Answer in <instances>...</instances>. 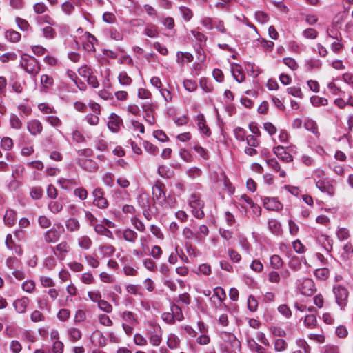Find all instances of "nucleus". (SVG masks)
<instances>
[{
	"label": "nucleus",
	"instance_id": "obj_1",
	"mask_svg": "<svg viewBox=\"0 0 353 353\" xmlns=\"http://www.w3.org/2000/svg\"><path fill=\"white\" fill-rule=\"evenodd\" d=\"M224 343L220 345L221 353H237L241 348V342L234 334L224 332L221 334Z\"/></svg>",
	"mask_w": 353,
	"mask_h": 353
},
{
	"label": "nucleus",
	"instance_id": "obj_2",
	"mask_svg": "<svg viewBox=\"0 0 353 353\" xmlns=\"http://www.w3.org/2000/svg\"><path fill=\"white\" fill-rule=\"evenodd\" d=\"M20 65L24 70L32 76L35 77L40 71L39 62L33 56L23 53L21 56Z\"/></svg>",
	"mask_w": 353,
	"mask_h": 353
},
{
	"label": "nucleus",
	"instance_id": "obj_3",
	"mask_svg": "<svg viewBox=\"0 0 353 353\" xmlns=\"http://www.w3.org/2000/svg\"><path fill=\"white\" fill-rule=\"evenodd\" d=\"M188 204L192 208V213L194 217L199 219L204 217L205 214L203 211L204 202L201 199V196L199 194L196 193L192 194L189 199Z\"/></svg>",
	"mask_w": 353,
	"mask_h": 353
},
{
	"label": "nucleus",
	"instance_id": "obj_4",
	"mask_svg": "<svg viewBox=\"0 0 353 353\" xmlns=\"http://www.w3.org/2000/svg\"><path fill=\"white\" fill-rule=\"evenodd\" d=\"M332 292L336 303L341 310H344L348 301L349 292L347 289L341 285H337L333 287Z\"/></svg>",
	"mask_w": 353,
	"mask_h": 353
},
{
	"label": "nucleus",
	"instance_id": "obj_5",
	"mask_svg": "<svg viewBox=\"0 0 353 353\" xmlns=\"http://www.w3.org/2000/svg\"><path fill=\"white\" fill-rule=\"evenodd\" d=\"M152 193L154 199L158 201L160 205L166 203L165 185L160 181H157L152 186Z\"/></svg>",
	"mask_w": 353,
	"mask_h": 353
},
{
	"label": "nucleus",
	"instance_id": "obj_6",
	"mask_svg": "<svg viewBox=\"0 0 353 353\" xmlns=\"http://www.w3.org/2000/svg\"><path fill=\"white\" fill-rule=\"evenodd\" d=\"M94 197L93 204L100 209H105L108 207V201L105 198V192L101 188H96L92 192Z\"/></svg>",
	"mask_w": 353,
	"mask_h": 353
},
{
	"label": "nucleus",
	"instance_id": "obj_7",
	"mask_svg": "<svg viewBox=\"0 0 353 353\" xmlns=\"http://www.w3.org/2000/svg\"><path fill=\"white\" fill-rule=\"evenodd\" d=\"M29 303L30 299L27 296H23L16 299L12 305L17 313L23 314L26 312Z\"/></svg>",
	"mask_w": 353,
	"mask_h": 353
},
{
	"label": "nucleus",
	"instance_id": "obj_8",
	"mask_svg": "<svg viewBox=\"0 0 353 353\" xmlns=\"http://www.w3.org/2000/svg\"><path fill=\"white\" fill-rule=\"evenodd\" d=\"M27 129L33 136L40 134L43 130L41 123L37 119H32L27 123Z\"/></svg>",
	"mask_w": 353,
	"mask_h": 353
},
{
	"label": "nucleus",
	"instance_id": "obj_9",
	"mask_svg": "<svg viewBox=\"0 0 353 353\" xmlns=\"http://www.w3.org/2000/svg\"><path fill=\"white\" fill-rule=\"evenodd\" d=\"M263 203L265 208L268 210H279L281 208V203L274 197H264Z\"/></svg>",
	"mask_w": 353,
	"mask_h": 353
},
{
	"label": "nucleus",
	"instance_id": "obj_10",
	"mask_svg": "<svg viewBox=\"0 0 353 353\" xmlns=\"http://www.w3.org/2000/svg\"><path fill=\"white\" fill-rule=\"evenodd\" d=\"M60 236L61 232L54 227L47 230L43 235L44 240L48 243L57 242Z\"/></svg>",
	"mask_w": 353,
	"mask_h": 353
},
{
	"label": "nucleus",
	"instance_id": "obj_11",
	"mask_svg": "<svg viewBox=\"0 0 353 353\" xmlns=\"http://www.w3.org/2000/svg\"><path fill=\"white\" fill-rule=\"evenodd\" d=\"M274 153L284 162H291L293 160V157L285 150L284 147L279 145L274 147L273 149Z\"/></svg>",
	"mask_w": 353,
	"mask_h": 353
},
{
	"label": "nucleus",
	"instance_id": "obj_12",
	"mask_svg": "<svg viewBox=\"0 0 353 353\" xmlns=\"http://www.w3.org/2000/svg\"><path fill=\"white\" fill-rule=\"evenodd\" d=\"M122 123V119L115 113H111L108 122V128L112 132H117Z\"/></svg>",
	"mask_w": 353,
	"mask_h": 353
},
{
	"label": "nucleus",
	"instance_id": "obj_13",
	"mask_svg": "<svg viewBox=\"0 0 353 353\" xmlns=\"http://www.w3.org/2000/svg\"><path fill=\"white\" fill-rule=\"evenodd\" d=\"M115 232L117 235L122 234L124 240L130 243H135L138 237L137 233L130 228H126L123 232L117 230Z\"/></svg>",
	"mask_w": 353,
	"mask_h": 353
},
{
	"label": "nucleus",
	"instance_id": "obj_14",
	"mask_svg": "<svg viewBox=\"0 0 353 353\" xmlns=\"http://www.w3.org/2000/svg\"><path fill=\"white\" fill-rule=\"evenodd\" d=\"M316 185L319 190L325 193H327L329 195L332 196L334 193V190L332 184L326 180L319 179L316 182Z\"/></svg>",
	"mask_w": 353,
	"mask_h": 353
},
{
	"label": "nucleus",
	"instance_id": "obj_15",
	"mask_svg": "<svg viewBox=\"0 0 353 353\" xmlns=\"http://www.w3.org/2000/svg\"><path fill=\"white\" fill-rule=\"evenodd\" d=\"M315 290L314 283L310 279H305L301 284V293L305 296H311Z\"/></svg>",
	"mask_w": 353,
	"mask_h": 353
},
{
	"label": "nucleus",
	"instance_id": "obj_16",
	"mask_svg": "<svg viewBox=\"0 0 353 353\" xmlns=\"http://www.w3.org/2000/svg\"><path fill=\"white\" fill-rule=\"evenodd\" d=\"M197 125L203 134L209 136L210 134V131L209 128L205 124V119L204 115L203 114H199L196 116Z\"/></svg>",
	"mask_w": 353,
	"mask_h": 353
},
{
	"label": "nucleus",
	"instance_id": "obj_17",
	"mask_svg": "<svg viewBox=\"0 0 353 353\" xmlns=\"http://www.w3.org/2000/svg\"><path fill=\"white\" fill-rule=\"evenodd\" d=\"M268 228L270 232L275 235H280L282 232L281 223L274 219L268 220Z\"/></svg>",
	"mask_w": 353,
	"mask_h": 353
},
{
	"label": "nucleus",
	"instance_id": "obj_18",
	"mask_svg": "<svg viewBox=\"0 0 353 353\" xmlns=\"http://www.w3.org/2000/svg\"><path fill=\"white\" fill-rule=\"evenodd\" d=\"M25 84V81H21L14 77H12L9 80V85L12 87L13 91L17 94H20L23 92V85Z\"/></svg>",
	"mask_w": 353,
	"mask_h": 353
},
{
	"label": "nucleus",
	"instance_id": "obj_19",
	"mask_svg": "<svg viewBox=\"0 0 353 353\" xmlns=\"http://www.w3.org/2000/svg\"><path fill=\"white\" fill-rule=\"evenodd\" d=\"M137 202L141 209H150L149 196L147 194H140L137 196Z\"/></svg>",
	"mask_w": 353,
	"mask_h": 353
},
{
	"label": "nucleus",
	"instance_id": "obj_20",
	"mask_svg": "<svg viewBox=\"0 0 353 353\" xmlns=\"http://www.w3.org/2000/svg\"><path fill=\"white\" fill-rule=\"evenodd\" d=\"M23 171L24 167L21 165H16L13 166L12 172V180L10 183L17 182L18 180L22 177Z\"/></svg>",
	"mask_w": 353,
	"mask_h": 353
},
{
	"label": "nucleus",
	"instance_id": "obj_21",
	"mask_svg": "<svg viewBox=\"0 0 353 353\" xmlns=\"http://www.w3.org/2000/svg\"><path fill=\"white\" fill-rule=\"evenodd\" d=\"M3 220L5 223L7 225H14L17 220L16 212L13 210H7L4 214Z\"/></svg>",
	"mask_w": 353,
	"mask_h": 353
},
{
	"label": "nucleus",
	"instance_id": "obj_22",
	"mask_svg": "<svg viewBox=\"0 0 353 353\" xmlns=\"http://www.w3.org/2000/svg\"><path fill=\"white\" fill-rule=\"evenodd\" d=\"M65 226L68 230L70 232L78 231L80 228V223L75 218H70L66 221Z\"/></svg>",
	"mask_w": 353,
	"mask_h": 353
},
{
	"label": "nucleus",
	"instance_id": "obj_23",
	"mask_svg": "<svg viewBox=\"0 0 353 353\" xmlns=\"http://www.w3.org/2000/svg\"><path fill=\"white\" fill-rule=\"evenodd\" d=\"M78 245L83 250H88L92 246V242L88 236H82L78 238Z\"/></svg>",
	"mask_w": 353,
	"mask_h": 353
},
{
	"label": "nucleus",
	"instance_id": "obj_24",
	"mask_svg": "<svg viewBox=\"0 0 353 353\" xmlns=\"http://www.w3.org/2000/svg\"><path fill=\"white\" fill-rule=\"evenodd\" d=\"M77 163L81 167L86 170L91 171L92 169L97 168L96 163L92 159H79Z\"/></svg>",
	"mask_w": 353,
	"mask_h": 353
},
{
	"label": "nucleus",
	"instance_id": "obj_25",
	"mask_svg": "<svg viewBox=\"0 0 353 353\" xmlns=\"http://www.w3.org/2000/svg\"><path fill=\"white\" fill-rule=\"evenodd\" d=\"M9 121L12 128L20 130L23 126L21 120L17 114H11Z\"/></svg>",
	"mask_w": 353,
	"mask_h": 353
},
{
	"label": "nucleus",
	"instance_id": "obj_26",
	"mask_svg": "<svg viewBox=\"0 0 353 353\" xmlns=\"http://www.w3.org/2000/svg\"><path fill=\"white\" fill-rule=\"evenodd\" d=\"M15 21L21 30L24 32H29L32 30L31 26L26 19L17 17L15 19Z\"/></svg>",
	"mask_w": 353,
	"mask_h": 353
},
{
	"label": "nucleus",
	"instance_id": "obj_27",
	"mask_svg": "<svg viewBox=\"0 0 353 353\" xmlns=\"http://www.w3.org/2000/svg\"><path fill=\"white\" fill-rule=\"evenodd\" d=\"M179 12L185 21H189L193 17V12L189 8L181 6L179 8Z\"/></svg>",
	"mask_w": 353,
	"mask_h": 353
},
{
	"label": "nucleus",
	"instance_id": "obj_28",
	"mask_svg": "<svg viewBox=\"0 0 353 353\" xmlns=\"http://www.w3.org/2000/svg\"><path fill=\"white\" fill-rule=\"evenodd\" d=\"M6 38L11 42H18L21 39V34L15 30H9L5 33Z\"/></svg>",
	"mask_w": 353,
	"mask_h": 353
},
{
	"label": "nucleus",
	"instance_id": "obj_29",
	"mask_svg": "<svg viewBox=\"0 0 353 353\" xmlns=\"http://www.w3.org/2000/svg\"><path fill=\"white\" fill-rule=\"evenodd\" d=\"M270 266L273 269H279L283 266V261L279 255H272L270 259Z\"/></svg>",
	"mask_w": 353,
	"mask_h": 353
},
{
	"label": "nucleus",
	"instance_id": "obj_30",
	"mask_svg": "<svg viewBox=\"0 0 353 353\" xmlns=\"http://www.w3.org/2000/svg\"><path fill=\"white\" fill-rule=\"evenodd\" d=\"M144 34L151 38L158 36L157 27L154 24H148L144 30Z\"/></svg>",
	"mask_w": 353,
	"mask_h": 353
},
{
	"label": "nucleus",
	"instance_id": "obj_31",
	"mask_svg": "<svg viewBox=\"0 0 353 353\" xmlns=\"http://www.w3.org/2000/svg\"><path fill=\"white\" fill-rule=\"evenodd\" d=\"M318 241H321L325 250L327 252H330L332 250V240L330 239V237L327 235H323L321 236V239H319L318 237Z\"/></svg>",
	"mask_w": 353,
	"mask_h": 353
},
{
	"label": "nucleus",
	"instance_id": "obj_32",
	"mask_svg": "<svg viewBox=\"0 0 353 353\" xmlns=\"http://www.w3.org/2000/svg\"><path fill=\"white\" fill-rule=\"evenodd\" d=\"M248 345L250 350L257 353H265V349L259 345L253 339L248 340Z\"/></svg>",
	"mask_w": 353,
	"mask_h": 353
},
{
	"label": "nucleus",
	"instance_id": "obj_33",
	"mask_svg": "<svg viewBox=\"0 0 353 353\" xmlns=\"http://www.w3.org/2000/svg\"><path fill=\"white\" fill-rule=\"evenodd\" d=\"M41 83L43 88L48 89L54 83L53 78L47 74H42L41 76Z\"/></svg>",
	"mask_w": 353,
	"mask_h": 353
},
{
	"label": "nucleus",
	"instance_id": "obj_34",
	"mask_svg": "<svg viewBox=\"0 0 353 353\" xmlns=\"http://www.w3.org/2000/svg\"><path fill=\"white\" fill-rule=\"evenodd\" d=\"M329 274L330 270L326 268H319L314 271V275L316 276V278L321 280L327 279L329 276Z\"/></svg>",
	"mask_w": 353,
	"mask_h": 353
},
{
	"label": "nucleus",
	"instance_id": "obj_35",
	"mask_svg": "<svg viewBox=\"0 0 353 353\" xmlns=\"http://www.w3.org/2000/svg\"><path fill=\"white\" fill-rule=\"evenodd\" d=\"M119 83L123 85H129L131 84L132 80L128 76L126 72H121L118 77Z\"/></svg>",
	"mask_w": 353,
	"mask_h": 353
},
{
	"label": "nucleus",
	"instance_id": "obj_36",
	"mask_svg": "<svg viewBox=\"0 0 353 353\" xmlns=\"http://www.w3.org/2000/svg\"><path fill=\"white\" fill-rule=\"evenodd\" d=\"M274 350L276 352H283L286 350L288 344L284 339H277L274 341Z\"/></svg>",
	"mask_w": 353,
	"mask_h": 353
},
{
	"label": "nucleus",
	"instance_id": "obj_37",
	"mask_svg": "<svg viewBox=\"0 0 353 353\" xmlns=\"http://www.w3.org/2000/svg\"><path fill=\"white\" fill-rule=\"evenodd\" d=\"M310 101L314 106H325L328 104V101L325 98L319 97L318 96H312L310 98Z\"/></svg>",
	"mask_w": 353,
	"mask_h": 353
},
{
	"label": "nucleus",
	"instance_id": "obj_38",
	"mask_svg": "<svg viewBox=\"0 0 353 353\" xmlns=\"http://www.w3.org/2000/svg\"><path fill=\"white\" fill-rule=\"evenodd\" d=\"M172 314H173L174 321L176 319L180 321L183 319V315L181 307L176 305L171 307Z\"/></svg>",
	"mask_w": 353,
	"mask_h": 353
},
{
	"label": "nucleus",
	"instance_id": "obj_39",
	"mask_svg": "<svg viewBox=\"0 0 353 353\" xmlns=\"http://www.w3.org/2000/svg\"><path fill=\"white\" fill-rule=\"evenodd\" d=\"M43 37L48 39H54L56 36V31L51 26H46L42 28Z\"/></svg>",
	"mask_w": 353,
	"mask_h": 353
},
{
	"label": "nucleus",
	"instance_id": "obj_40",
	"mask_svg": "<svg viewBox=\"0 0 353 353\" xmlns=\"http://www.w3.org/2000/svg\"><path fill=\"white\" fill-rule=\"evenodd\" d=\"M316 317L314 314H309L305 317L304 324L309 328H313L316 325Z\"/></svg>",
	"mask_w": 353,
	"mask_h": 353
},
{
	"label": "nucleus",
	"instance_id": "obj_41",
	"mask_svg": "<svg viewBox=\"0 0 353 353\" xmlns=\"http://www.w3.org/2000/svg\"><path fill=\"white\" fill-rule=\"evenodd\" d=\"M157 173L163 178H170L172 175V172L165 165L159 166Z\"/></svg>",
	"mask_w": 353,
	"mask_h": 353
},
{
	"label": "nucleus",
	"instance_id": "obj_42",
	"mask_svg": "<svg viewBox=\"0 0 353 353\" xmlns=\"http://www.w3.org/2000/svg\"><path fill=\"white\" fill-rule=\"evenodd\" d=\"M186 173L191 179H196L201 176L202 170L198 167H192L186 171Z\"/></svg>",
	"mask_w": 353,
	"mask_h": 353
},
{
	"label": "nucleus",
	"instance_id": "obj_43",
	"mask_svg": "<svg viewBox=\"0 0 353 353\" xmlns=\"http://www.w3.org/2000/svg\"><path fill=\"white\" fill-rule=\"evenodd\" d=\"M179 338L174 335V334H170L168 336L167 344L169 348L170 349H175L178 347L179 344Z\"/></svg>",
	"mask_w": 353,
	"mask_h": 353
},
{
	"label": "nucleus",
	"instance_id": "obj_44",
	"mask_svg": "<svg viewBox=\"0 0 353 353\" xmlns=\"http://www.w3.org/2000/svg\"><path fill=\"white\" fill-rule=\"evenodd\" d=\"M58 183L61 188L70 190L72 185H76V182L73 179H61L58 181Z\"/></svg>",
	"mask_w": 353,
	"mask_h": 353
},
{
	"label": "nucleus",
	"instance_id": "obj_45",
	"mask_svg": "<svg viewBox=\"0 0 353 353\" xmlns=\"http://www.w3.org/2000/svg\"><path fill=\"white\" fill-rule=\"evenodd\" d=\"M121 317L123 321H125L129 323L133 324V323H137V319L134 316V314L132 312H130V311L123 312V314H121Z\"/></svg>",
	"mask_w": 353,
	"mask_h": 353
},
{
	"label": "nucleus",
	"instance_id": "obj_46",
	"mask_svg": "<svg viewBox=\"0 0 353 353\" xmlns=\"http://www.w3.org/2000/svg\"><path fill=\"white\" fill-rule=\"evenodd\" d=\"M183 87L188 92H194L197 88V84L195 81L185 79L183 81Z\"/></svg>",
	"mask_w": 353,
	"mask_h": 353
},
{
	"label": "nucleus",
	"instance_id": "obj_47",
	"mask_svg": "<svg viewBox=\"0 0 353 353\" xmlns=\"http://www.w3.org/2000/svg\"><path fill=\"white\" fill-rule=\"evenodd\" d=\"M98 307L100 310L106 313H111L112 312V306L105 300H101L98 303Z\"/></svg>",
	"mask_w": 353,
	"mask_h": 353
},
{
	"label": "nucleus",
	"instance_id": "obj_48",
	"mask_svg": "<svg viewBox=\"0 0 353 353\" xmlns=\"http://www.w3.org/2000/svg\"><path fill=\"white\" fill-rule=\"evenodd\" d=\"M270 330L274 336L284 337L286 336L285 331L278 326H271Z\"/></svg>",
	"mask_w": 353,
	"mask_h": 353
},
{
	"label": "nucleus",
	"instance_id": "obj_49",
	"mask_svg": "<svg viewBox=\"0 0 353 353\" xmlns=\"http://www.w3.org/2000/svg\"><path fill=\"white\" fill-rule=\"evenodd\" d=\"M13 146V141L11 138L6 137L1 141V147L4 150H10Z\"/></svg>",
	"mask_w": 353,
	"mask_h": 353
},
{
	"label": "nucleus",
	"instance_id": "obj_50",
	"mask_svg": "<svg viewBox=\"0 0 353 353\" xmlns=\"http://www.w3.org/2000/svg\"><path fill=\"white\" fill-rule=\"evenodd\" d=\"M131 223L133 226L140 232H145V226L144 223L137 217H133L131 219Z\"/></svg>",
	"mask_w": 353,
	"mask_h": 353
},
{
	"label": "nucleus",
	"instance_id": "obj_51",
	"mask_svg": "<svg viewBox=\"0 0 353 353\" xmlns=\"http://www.w3.org/2000/svg\"><path fill=\"white\" fill-rule=\"evenodd\" d=\"M48 208L52 213L57 214L61 211L63 205L58 201H51L48 204Z\"/></svg>",
	"mask_w": 353,
	"mask_h": 353
},
{
	"label": "nucleus",
	"instance_id": "obj_52",
	"mask_svg": "<svg viewBox=\"0 0 353 353\" xmlns=\"http://www.w3.org/2000/svg\"><path fill=\"white\" fill-rule=\"evenodd\" d=\"M258 307V302L255 297L250 295L248 299V308L251 312H255Z\"/></svg>",
	"mask_w": 353,
	"mask_h": 353
},
{
	"label": "nucleus",
	"instance_id": "obj_53",
	"mask_svg": "<svg viewBox=\"0 0 353 353\" xmlns=\"http://www.w3.org/2000/svg\"><path fill=\"white\" fill-rule=\"evenodd\" d=\"M78 73L81 77L87 79L92 74V70L90 67L85 65L79 68Z\"/></svg>",
	"mask_w": 353,
	"mask_h": 353
},
{
	"label": "nucleus",
	"instance_id": "obj_54",
	"mask_svg": "<svg viewBox=\"0 0 353 353\" xmlns=\"http://www.w3.org/2000/svg\"><path fill=\"white\" fill-rule=\"evenodd\" d=\"M68 333L73 341H76L81 339L82 336V333L80 331V330L75 327L70 328L68 330Z\"/></svg>",
	"mask_w": 353,
	"mask_h": 353
},
{
	"label": "nucleus",
	"instance_id": "obj_55",
	"mask_svg": "<svg viewBox=\"0 0 353 353\" xmlns=\"http://www.w3.org/2000/svg\"><path fill=\"white\" fill-rule=\"evenodd\" d=\"M283 62L292 70H295L298 68V64L295 59L293 58L285 57L283 59Z\"/></svg>",
	"mask_w": 353,
	"mask_h": 353
},
{
	"label": "nucleus",
	"instance_id": "obj_56",
	"mask_svg": "<svg viewBox=\"0 0 353 353\" xmlns=\"http://www.w3.org/2000/svg\"><path fill=\"white\" fill-rule=\"evenodd\" d=\"M245 130L241 127H237L234 130L235 138L239 141H245Z\"/></svg>",
	"mask_w": 353,
	"mask_h": 353
},
{
	"label": "nucleus",
	"instance_id": "obj_57",
	"mask_svg": "<svg viewBox=\"0 0 353 353\" xmlns=\"http://www.w3.org/2000/svg\"><path fill=\"white\" fill-rule=\"evenodd\" d=\"M287 92L289 94H291L294 97H299V98H303V94L301 90L299 87H295V86L290 87V88H287Z\"/></svg>",
	"mask_w": 353,
	"mask_h": 353
},
{
	"label": "nucleus",
	"instance_id": "obj_58",
	"mask_svg": "<svg viewBox=\"0 0 353 353\" xmlns=\"http://www.w3.org/2000/svg\"><path fill=\"white\" fill-rule=\"evenodd\" d=\"M35 283L32 280H27L22 283V289L26 292L31 293L34 289Z\"/></svg>",
	"mask_w": 353,
	"mask_h": 353
},
{
	"label": "nucleus",
	"instance_id": "obj_59",
	"mask_svg": "<svg viewBox=\"0 0 353 353\" xmlns=\"http://www.w3.org/2000/svg\"><path fill=\"white\" fill-rule=\"evenodd\" d=\"M30 319L33 322H40L45 319L43 314L39 310H34L30 315Z\"/></svg>",
	"mask_w": 353,
	"mask_h": 353
},
{
	"label": "nucleus",
	"instance_id": "obj_60",
	"mask_svg": "<svg viewBox=\"0 0 353 353\" xmlns=\"http://www.w3.org/2000/svg\"><path fill=\"white\" fill-rule=\"evenodd\" d=\"M18 110L21 117H28L31 114L32 109L30 107L23 104H19L18 105Z\"/></svg>",
	"mask_w": 353,
	"mask_h": 353
},
{
	"label": "nucleus",
	"instance_id": "obj_61",
	"mask_svg": "<svg viewBox=\"0 0 353 353\" xmlns=\"http://www.w3.org/2000/svg\"><path fill=\"white\" fill-rule=\"evenodd\" d=\"M232 72L234 79L238 83H241L245 80V74L242 72V71L240 69H233Z\"/></svg>",
	"mask_w": 353,
	"mask_h": 353
},
{
	"label": "nucleus",
	"instance_id": "obj_62",
	"mask_svg": "<svg viewBox=\"0 0 353 353\" xmlns=\"http://www.w3.org/2000/svg\"><path fill=\"white\" fill-rule=\"evenodd\" d=\"M74 194L81 200H85L88 197V192L83 188H76L74 191Z\"/></svg>",
	"mask_w": 353,
	"mask_h": 353
},
{
	"label": "nucleus",
	"instance_id": "obj_63",
	"mask_svg": "<svg viewBox=\"0 0 353 353\" xmlns=\"http://www.w3.org/2000/svg\"><path fill=\"white\" fill-rule=\"evenodd\" d=\"M85 120L91 125H96L99 123V115L94 114H88L85 116Z\"/></svg>",
	"mask_w": 353,
	"mask_h": 353
},
{
	"label": "nucleus",
	"instance_id": "obj_64",
	"mask_svg": "<svg viewBox=\"0 0 353 353\" xmlns=\"http://www.w3.org/2000/svg\"><path fill=\"white\" fill-rule=\"evenodd\" d=\"M336 236L340 241L346 240L350 236L349 231L346 228H340L336 232Z\"/></svg>",
	"mask_w": 353,
	"mask_h": 353
}]
</instances>
